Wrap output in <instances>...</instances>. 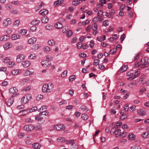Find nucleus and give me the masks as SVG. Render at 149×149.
Masks as SVG:
<instances>
[{"label":"nucleus","instance_id":"f257e3e1","mask_svg":"<svg viewBox=\"0 0 149 149\" xmlns=\"http://www.w3.org/2000/svg\"><path fill=\"white\" fill-rule=\"evenodd\" d=\"M34 128V126L32 125H25L24 127V130L28 132L31 131L32 130H33Z\"/></svg>","mask_w":149,"mask_h":149},{"label":"nucleus","instance_id":"f03ea898","mask_svg":"<svg viewBox=\"0 0 149 149\" xmlns=\"http://www.w3.org/2000/svg\"><path fill=\"white\" fill-rule=\"evenodd\" d=\"M54 129L58 131L63 130L65 129V126L62 124L56 125L54 126Z\"/></svg>","mask_w":149,"mask_h":149},{"label":"nucleus","instance_id":"7ed1b4c3","mask_svg":"<svg viewBox=\"0 0 149 149\" xmlns=\"http://www.w3.org/2000/svg\"><path fill=\"white\" fill-rule=\"evenodd\" d=\"M25 58L24 56L22 54L18 55L17 57L16 61L17 63H20Z\"/></svg>","mask_w":149,"mask_h":149},{"label":"nucleus","instance_id":"20e7f679","mask_svg":"<svg viewBox=\"0 0 149 149\" xmlns=\"http://www.w3.org/2000/svg\"><path fill=\"white\" fill-rule=\"evenodd\" d=\"M35 119L38 121V123L39 124H42L44 123V120L40 116H36Z\"/></svg>","mask_w":149,"mask_h":149},{"label":"nucleus","instance_id":"39448f33","mask_svg":"<svg viewBox=\"0 0 149 149\" xmlns=\"http://www.w3.org/2000/svg\"><path fill=\"white\" fill-rule=\"evenodd\" d=\"M17 95V94H16L14 95H13L11 96L10 98L8 100V101L7 102V105L8 106H10L13 103V102L14 100V98L13 97H14L15 96V95Z\"/></svg>","mask_w":149,"mask_h":149},{"label":"nucleus","instance_id":"423d86ee","mask_svg":"<svg viewBox=\"0 0 149 149\" xmlns=\"http://www.w3.org/2000/svg\"><path fill=\"white\" fill-rule=\"evenodd\" d=\"M11 23V20L10 18L4 20L3 24L5 27L8 26Z\"/></svg>","mask_w":149,"mask_h":149},{"label":"nucleus","instance_id":"0eeeda50","mask_svg":"<svg viewBox=\"0 0 149 149\" xmlns=\"http://www.w3.org/2000/svg\"><path fill=\"white\" fill-rule=\"evenodd\" d=\"M47 87H48V93L52 92L53 90L54 85L52 84L49 83L47 84Z\"/></svg>","mask_w":149,"mask_h":149},{"label":"nucleus","instance_id":"6e6552de","mask_svg":"<svg viewBox=\"0 0 149 149\" xmlns=\"http://www.w3.org/2000/svg\"><path fill=\"white\" fill-rule=\"evenodd\" d=\"M10 38V36L9 35H6L3 36H2L0 38V40L1 41H6Z\"/></svg>","mask_w":149,"mask_h":149},{"label":"nucleus","instance_id":"1a4fd4ad","mask_svg":"<svg viewBox=\"0 0 149 149\" xmlns=\"http://www.w3.org/2000/svg\"><path fill=\"white\" fill-rule=\"evenodd\" d=\"M30 64V63L29 61H24L22 62V65L24 67H28L29 66Z\"/></svg>","mask_w":149,"mask_h":149},{"label":"nucleus","instance_id":"9d476101","mask_svg":"<svg viewBox=\"0 0 149 149\" xmlns=\"http://www.w3.org/2000/svg\"><path fill=\"white\" fill-rule=\"evenodd\" d=\"M32 146L35 149H40L41 147V145L37 143L32 144Z\"/></svg>","mask_w":149,"mask_h":149},{"label":"nucleus","instance_id":"9b49d317","mask_svg":"<svg viewBox=\"0 0 149 149\" xmlns=\"http://www.w3.org/2000/svg\"><path fill=\"white\" fill-rule=\"evenodd\" d=\"M48 10L45 9L41 10L40 11V14L42 15H46L48 14Z\"/></svg>","mask_w":149,"mask_h":149},{"label":"nucleus","instance_id":"f8f14e48","mask_svg":"<svg viewBox=\"0 0 149 149\" xmlns=\"http://www.w3.org/2000/svg\"><path fill=\"white\" fill-rule=\"evenodd\" d=\"M18 91V90L15 88H11L9 90V92L10 93L14 94Z\"/></svg>","mask_w":149,"mask_h":149},{"label":"nucleus","instance_id":"ddd939ff","mask_svg":"<svg viewBox=\"0 0 149 149\" xmlns=\"http://www.w3.org/2000/svg\"><path fill=\"white\" fill-rule=\"evenodd\" d=\"M138 113L140 116H143L146 115V112L143 109H140L138 111Z\"/></svg>","mask_w":149,"mask_h":149},{"label":"nucleus","instance_id":"4468645a","mask_svg":"<svg viewBox=\"0 0 149 149\" xmlns=\"http://www.w3.org/2000/svg\"><path fill=\"white\" fill-rule=\"evenodd\" d=\"M21 72V70L17 69L13 70L11 71V73L13 75H17Z\"/></svg>","mask_w":149,"mask_h":149},{"label":"nucleus","instance_id":"2eb2a0df","mask_svg":"<svg viewBox=\"0 0 149 149\" xmlns=\"http://www.w3.org/2000/svg\"><path fill=\"white\" fill-rule=\"evenodd\" d=\"M12 46V44L10 42H8L4 45L3 47L5 50H6L11 47Z\"/></svg>","mask_w":149,"mask_h":149},{"label":"nucleus","instance_id":"dca6fc26","mask_svg":"<svg viewBox=\"0 0 149 149\" xmlns=\"http://www.w3.org/2000/svg\"><path fill=\"white\" fill-rule=\"evenodd\" d=\"M36 39L35 38H32L28 40V43L30 44H33L36 41Z\"/></svg>","mask_w":149,"mask_h":149},{"label":"nucleus","instance_id":"f3484780","mask_svg":"<svg viewBox=\"0 0 149 149\" xmlns=\"http://www.w3.org/2000/svg\"><path fill=\"white\" fill-rule=\"evenodd\" d=\"M47 84H45L42 87V91L44 93H48V89Z\"/></svg>","mask_w":149,"mask_h":149},{"label":"nucleus","instance_id":"a211bd4d","mask_svg":"<svg viewBox=\"0 0 149 149\" xmlns=\"http://www.w3.org/2000/svg\"><path fill=\"white\" fill-rule=\"evenodd\" d=\"M20 36L17 34H13L11 36V38L13 40H16L19 38Z\"/></svg>","mask_w":149,"mask_h":149},{"label":"nucleus","instance_id":"6ab92c4d","mask_svg":"<svg viewBox=\"0 0 149 149\" xmlns=\"http://www.w3.org/2000/svg\"><path fill=\"white\" fill-rule=\"evenodd\" d=\"M141 61L144 64L146 65L149 63V59L143 58L141 59Z\"/></svg>","mask_w":149,"mask_h":149},{"label":"nucleus","instance_id":"aec40b11","mask_svg":"<svg viewBox=\"0 0 149 149\" xmlns=\"http://www.w3.org/2000/svg\"><path fill=\"white\" fill-rule=\"evenodd\" d=\"M113 37L112 38L110 37L109 38V41L112 42L114 41V40H117L118 38L117 35L116 34H114L113 35Z\"/></svg>","mask_w":149,"mask_h":149},{"label":"nucleus","instance_id":"412c9836","mask_svg":"<svg viewBox=\"0 0 149 149\" xmlns=\"http://www.w3.org/2000/svg\"><path fill=\"white\" fill-rule=\"evenodd\" d=\"M127 69V66L123 65L120 68V71L121 72H123L126 71Z\"/></svg>","mask_w":149,"mask_h":149},{"label":"nucleus","instance_id":"4be33fe9","mask_svg":"<svg viewBox=\"0 0 149 149\" xmlns=\"http://www.w3.org/2000/svg\"><path fill=\"white\" fill-rule=\"evenodd\" d=\"M63 0H58L54 2V6L56 7L58 5L63 3Z\"/></svg>","mask_w":149,"mask_h":149},{"label":"nucleus","instance_id":"5701e85b","mask_svg":"<svg viewBox=\"0 0 149 149\" xmlns=\"http://www.w3.org/2000/svg\"><path fill=\"white\" fill-rule=\"evenodd\" d=\"M40 22L39 21L35 20L32 21L31 22V24L33 26H36Z\"/></svg>","mask_w":149,"mask_h":149},{"label":"nucleus","instance_id":"b1692460","mask_svg":"<svg viewBox=\"0 0 149 149\" xmlns=\"http://www.w3.org/2000/svg\"><path fill=\"white\" fill-rule=\"evenodd\" d=\"M141 136L144 138H147L149 137V133L147 132H143Z\"/></svg>","mask_w":149,"mask_h":149},{"label":"nucleus","instance_id":"393cba45","mask_svg":"<svg viewBox=\"0 0 149 149\" xmlns=\"http://www.w3.org/2000/svg\"><path fill=\"white\" fill-rule=\"evenodd\" d=\"M43 23H46L49 21V18L47 17H44L41 19Z\"/></svg>","mask_w":149,"mask_h":149},{"label":"nucleus","instance_id":"a878e982","mask_svg":"<svg viewBox=\"0 0 149 149\" xmlns=\"http://www.w3.org/2000/svg\"><path fill=\"white\" fill-rule=\"evenodd\" d=\"M41 45L37 44L35 45H34L32 46V49L33 50H36L38 49L41 47Z\"/></svg>","mask_w":149,"mask_h":149},{"label":"nucleus","instance_id":"bb28decb","mask_svg":"<svg viewBox=\"0 0 149 149\" xmlns=\"http://www.w3.org/2000/svg\"><path fill=\"white\" fill-rule=\"evenodd\" d=\"M28 102V100L26 99V97H25L24 96L23 97L21 100L22 103L23 104H26Z\"/></svg>","mask_w":149,"mask_h":149},{"label":"nucleus","instance_id":"cd10ccee","mask_svg":"<svg viewBox=\"0 0 149 149\" xmlns=\"http://www.w3.org/2000/svg\"><path fill=\"white\" fill-rule=\"evenodd\" d=\"M129 139L131 140H133L135 137V136L132 134H130L128 135Z\"/></svg>","mask_w":149,"mask_h":149},{"label":"nucleus","instance_id":"c85d7f7f","mask_svg":"<svg viewBox=\"0 0 149 149\" xmlns=\"http://www.w3.org/2000/svg\"><path fill=\"white\" fill-rule=\"evenodd\" d=\"M48 43L50 45L54 46L55 45V42L52 39L48 41Z\"/></svg>","mask_w":149,"mask_h":149},{"label":"nucleus","instance_id":"c756f323","mask_svg":"<svg viewBox=\"0 0 149 149\" xmlns=\"http://www.w3.org/2000/svg\"><path fill=\"white\" fill-rule=\"evenodd\" d=\"M54 26L56 28H62L63 27L62 24L61 23L59 22L55 24Z\"/></svg>","mask_w":149,"mask_h":149},{"label":"nucleus","instance_id":"7c9ffc66","mask_svg":"<svg viewBox=\"0 0 149 149\" xmlns=\"http://www.w3.org/2000/svg\"><path fill=\"white\" fill-rule=\"evenodd\" d=\"M97 24L95 23H93L92 26L88 25L86 28H90L92 27V28H97Z\"/></svg>","mask_w":149,"mask_h":149},{"label":"nucleus","instance_id":"2f4dec72","mask_svg":"<svg viewBox=\"0 0 149 149\" xmlns=\"http://www.w3.org/2000/svg\"><path fill=\"white\" fill-rule=\"evenodd\" d=\"M116 132V136L117 137H118L119 136H120L121 135V130L120 129H118Z\"/></svg>","mask_w":149,"mask_h":149},{"label":"nucleus","instance_id":"473e14b6","mask_svg":"<svg viewBox=\"0 0 149 149\" xmlns=\"http://www.w3.org/2000/svg\"><path fill=\"white\" fill-rule=\"evenodd\" d=\"M36 55L34 54H30L29 58L30 59H34L36 58Z\"/></svg>","mask_w":149,"mask_h":149},{"label":"nucleus","instance_id":"72a5a7b5","mask_svg":"<svg viewBox=\"0 0 149 149\" xmlns=\"http://www.w3.org/2000/svg\"><path fill=\"white\" fill-rule=\"evenodd\" d=\"M20 21L19 20H16L14 22V25L15 27L17 26L19 24Z\"/></svg>","mask_w":149,"mask_h":149},{"label":"nucleus","instance_id":"f704fd0d","mask_svg":"<svg viewBox=\"0 0 149 149\" xmlns=\"http://www.w3.org/2000/svg\"><path fill=\"white\" fill-rule=\"evenodd\" d=\"M57 140L59 142H63L65 141V138L63 137H59L57 139Z\"/></svg>","mask_w":149,"mask_h":149},{"label":"nucleus","instance_id":"c9c22d12","mask_svg":"<svg viewBox=\"0 0 149 149\" xmlns=\"http://www.w3.org/2000/svg\"><path fill=\"white\" fill-rule=\"evenodd\" d=\"M81 118L84 120H86L88 119V115L86 114H83L81 116Z\"/></svg>","mask_w":149,"mask_h":149},{"label":"nucleus","instance_id":"e433bc0d","mask_svg":"<svg viewBox=\"0 0 149 149\" xmlns=\"http://www.w3.org/2000/svg\"><path fill=\"white\" fill-rule=\"evenodd\" d=\"M128 115L126 114H122V115L120 116V119L122 120H123L125 119H126Z\"/></svg>","mask_w":149,"mask_h":149},{"label":"nucleus","instance_id":"4c0bfd02","mask_svg":"<svg viewBox=\"0 0 149 149\" xmlns=\"http://www.w3.org/2000/svg\"><path fill=\"white\" fill-rule=\"evenodd\" d=\"M45 67H46L50 65L51 63V62L49 61L48 60H46V62H45Z\"/></svg>","mask_w":149,"mask_h":149},{"label":"nucleus","instance_id":"58836bf2","mask_svg":"<svg viewBox=\"0 0 149 149\" xmlns=\"http://www.w3.org/2000/svg\"><path fill=\"white\" fill-rule=\"evenodd\" d=\"M34 129L36 130H41L42 129V127L40 125H37L34 126Z\"/></svg>","mask_w":149,"mask_h":149},{"label":"nucleus","instance_id":"ea45409f","mask_svg":"<svg viewBox=\"0 0 149 149\" xmlns=\"http://www.w3.org/2000/svg\"><path fill=\"white\" fill-rule=\"evenodd\" d=\"M25 121L27 123H31L33 122V120L31 118H27L25 119Z\"/></svg>","mask_w":149,"mask_h":149},{"label":"nucleus","instance_id":"a19ab883","mask_svg":"<svg viewBox=\"0 0 149 149\" xmlns=\"http://www.w3.org/2000/svg\"><path fill=\"white\" fill-rule=\"evenodd\" d=\"M76 78V77L75 75H72L70 77L69 79L70 81H73Z\"/></svg>","mask_w":149,"mask_h":149},{"label":"nucleus","instance_id":"79ce46f5","mask_svg":"<svg viewBox=\"0 0 149 149\" xmlns=\"http://www.w3.org/2000/svg\"><path fill=\"white\" fill-rule=\"evenodd\" d=\"M131 149H141V148L139 146L134 145L131 147Z\"/></svg>","mask_w":149,"mask_h":149},{"label":"nucleus","instance_id":"37998d69","mask_svg":"<svg viewBox=\"0 0 149 149\" xmlns=\"http://www.w3.org/2000/svg\"><path fill=\"white\" fill-rule=\"evenodd\" d=\"M80 109H81V110H82L83 111L86 110V111H88L89 110V109H88L86 107H85L84 106H82L80 108Z\"/></svg>","mask_w":149,"mask_h":149},{"label":"nucleus","instance_id":"c03bdc74","mask_svg":"<svg viewBox=\"0 0 149 149\" xmlns=\"http://www.w3.org/2000/svg\"><path fill=\"white\" fill-rule=\"evenodd\" d=\"M25 97H26V99H27V100H28V101H29V100H30L31 98V96L30 95L28 94L26 95H25L24 96Z\"/></svg>","mask_w":149,"mask_h":149},{"label":"nucleus","instance_id":"a18cd8bd","mask_svg":"<svg viewBox=\"0 0 149 149\" xmlns=\"http://www.w3.org/2000/svg\"><path fill=\"white\" fill-rule=\"evenodd\" d=\"M90 47L93 48L94 46V42L93 41L91 40L90 42V44L89 45Z\"/></svg>","mask_w":149,"mask_h":149},{"label":"nucleus","instance_id":"49530a36","mask_svg":"<svg viewBox=\"0 0 149 149\" xmlns=\"http://www.w3.org/2000/svg\"><path fill=\"white\" fill-rule=\"evenodd\" d=\"M20 31V33L24 35L26 34L27 32V30L26 29H21Z\"/></svg>","mask_w":149,"mask_h":149},{"label":"nucleus","instance_id":"de8ad7c7","mask_svg":"<svg viewBox=\"0 0 149 149\" xmlns=\"http://www.w3.org/2000/svg\"><path fill=\"white\" fill-rule=\"evenodd\" d=\"M10 61L9 58L8 57H6L3 60V62L4 63H9Z\"/></svg>","mask_w":149,"mask_h":149},{"label":"nucleus","instance_id":"09e8293b","mask_svg":"<svg viewBox=\"0 0 149 149\" xmlns=\"http://www.w3.org/2000/svg\"><path fill=\"white\" fill-rule=\"evenodd\" d=\"M100 60L99 59H95L94 61V65L97 66L99 63Z\"/></svg>","mask_w":149,"mask_h":149},{"label":"nucleus","instance_id":"8fccbe9b","mask_svg":"<svg viewBox=\"0 0 149 149\" xmlns=\"http://www.w3.org/2000/svg\"><path fill=\"white\" fill-rule=\"evenodd\" d=\"M102 25L105 26H106L108 25L109 23L108 20H105L103 22Z\"/></svg>","mask_w":149,"mask_h":149},{"label":"nucleus","instance_id":"3c124183","mask_svg":"<svg viewBox=\"0 0 149 149\" xmlns=\"http://www.w3.org/2000/svg\"><path fill=\"white\" fill-rule=\"evenodd\" d=\"M73 34V32L71 30H69L67 34V36L68 37H70Z\"/></svg>","mask_w":149,"mask_h":149},{"label":"nucleus","instance_id":"603ef678","mask_svg":"<svg viewBox=\"0 0 149 149\" xmlns=\"http://www.w3.org/2000/svg\"><path fill=\"white\" fill-rule=\"evenodd\" d=\"M44 49V51L46 52H49L50 50V48L49 47L47 46L45 47Z\"/></svg>","mask_w":149,"mask_h":149},{"label":"nucleus","instance_id":"864d4df0","mask_svg":"<svg viewBox=\"0 0 149 149\" xmlns=\"http://www.w3.org/2000/svg\"><path fill=\"white\" fill-rule=\"evenodd\" d=\"M99 19V18L98 17H94L92 21V22L95 23L98 21Z\"/></svg>","mask_w":149,"mask_h":149},{"label":"nucleus","instance_id":"5fc2aeb1","mask_svg":"<svg viewBox=\"0 0 149 149\" xmlns=\"http://www.w3.org/2000/svg\"><path fill=\"white\" fill-rule=\"evenodd\" d=\"M115 10L112 9L110 10L109 13V15H110L111 16H112L113 15L115 14Z\"/></svg>","mask_w":149,"mask_h":149},{"label":"nucleus","instance_id":"6e6d98bb","mask_svg":"<svg viewBox=\"0 0 149 149\" xmlns=\"http://www.w3.org/2000/svg\"><path fill=\"white\" fill-rule=\"evenodd\" d=\"M8 64L9 65L8 67H12L15 65V63L14 62H9Z\"/></svg>","mask_w":149,"mask_h":149},{"label":"nucleus","instance_id":"4d7b16f0","mask_svg":"<svg viewBox=\"0 0 149 149\" xmlns=\"http://www.w3.org/2000/svg\"><path fill=\"white\" fill-rule=\"evenodd\" d=\"M146 91V89L144 88H142L140 89L139 91V93H144Z\"/></svg>","mask_w":149,"mask_h":149},{"label":"nucleus","instance_id":"13d9d810","mask_svg":"<svg viewBox=\"0 0 149 149\" xmlns=\"http://www.w3.org/2000/svg\"><path fill=\"white\" fill-rule=\"evenodd\" d=\"M43 98L42 95H38L36 97V99L37 100H40L42 99Z\"/></svg>","mask_w":149,"mask_h":149},{"label":"nucleus","instance_id":"bf43d9fd","mask_svg":"<svg viewBox=\"0 0 149 149\" xmlns=\"http://www.w3.org/2000/svg\"><path fill=\"white\" fill-rule=\"evenodd\" d=\"M82 43L81 42H78L77 43V47L79 49H80L82 47Z\"/></svg>","mask_w":149,"mask_h":149},{"label":"nucleus","instance_id":"052dcab7","mask_svg":"<svg viewBox=\"0 0 149 149\" xmlns=\"http://www.w3.org/2000/svg\"><path fill=\"white\" fill-rule=\"evenodd\" d=\"M67 71L66 70L64 71L61 74V76L62 77H65L66 76L67 74Z\"/></svg>","mask_w":149,"mask_h":149},{"label":"nucleus","instance_id":"680f3d73","mask_svg":"<svg viewBox=\"0 0 149 149\" xmlns=\"http://www.w3.org/2000/svg\"><path fill=\"white\" fill-rule=\"evenodd\" d=\"M80 2H78L77 1H73L72 2V4L73 5L76 6L79 4Z\"/></svg>","mask_w":149,"mask_h":149},{"label":"nucleus","instance_id":"e2e57ef3","mask_svg":"<svg viewBox=\"0 0 149 149\" xmlns=\"http://www.w3.org/2000/svg\"><path fill=\"white\" fill-rule=\"evenodd\" d=\"M103 12L102 10H100L98 13V16L100 17H101L103 14Z\"/></svg>","mask_w":149,"mask_h":149},{"label":"nucleus","instance_id":"0e129e2a","mask_svg":"<svg viewBox=\"0 0 149 149\" xmlns=\"http://www.w3.org/2000/svg\"><path fill=\"white\" fill-rule=\"evenodd\" d=\"M125 38V36L124 34H123L120 37V39L121 40V42H122Z\"/></svg>","mask_w":149,"mask_h":149},{"label":"nucleus","instance_id":"69168bd1","mask_svg":"<svg viewBox=\"0 0 149 149\" xmlns=\"http://www.w3.org/2000/svg\"><path fill=\"white\" fill-rule=\"evenodd\" d=\"M141 52H140L139 54H137V55L135 57L134 61H135L138 58L139 56L141 55Z\"/></svg>","mask_w":149,"mask_h":149},{"label":"nucleus","instance_id":"338daca9","mask_svg":"<svg viewBox=\"0 0 149 149\" xmlns=\"http://www.w3.org/2000/svg\"><path fill=\"white\" fill-rule=\"evenodd\" d=\"M32 74V73H31L30 72L29 70H27L25 72V73H24V75L26 76H28V75H30L31 74Z\"/></svg>","mask_w":149,"mask_h":149},{"label":"nucleus","instance_id":"774afa93","mask_svg":"<svg viewBox=\"0 0 149 149\" xmlns=\"http://www.w3.org/2000/svg\"><path fill=\"white\" fill-rule=\"evenodd\" d=\"M98 66L99 68L101 70H103L105 68L104 65L102 64H99Z\"/></svg>","mask_w":149,"mask_h":149}]
</instances>
